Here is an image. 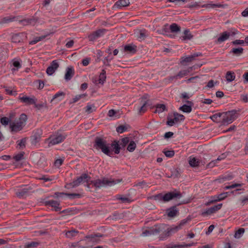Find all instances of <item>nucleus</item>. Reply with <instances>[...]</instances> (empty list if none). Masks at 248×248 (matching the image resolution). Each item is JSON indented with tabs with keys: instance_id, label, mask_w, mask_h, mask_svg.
Instances as JSON below:
<instances>
[{
	"instance_id": "obj_1",
	"label": "nucleus",
	"mask_w": 248,
	"mask_h": 248,
	"mask_svg": "<svg viewBox=\"0 0 248 248\" xmlns=\"http://www.w3.org/2000/svg\"><path fill=\"white\" fill-rule=\"evenodd\" d=\"M93 147L97 150H100L104 154L110 155V150L109 144L104 139L96 137L94 140Z\"/></svg>"
},
{
	"instance_id": "obj_2",
	"label": "nucleus",
	"mask_w": 248,
	"mask_h": 248,
	"mask_svg": "<svg viewBox=\"0 0 248 248\" xmlns=\"http://www.w3.org/2000/svg\"><path fill=\"white\" fill-rule=\"evenodd\" d=\"M121 181L122 180L120 179L114 180L112 179L103 178L102 179H98L94 181H92L91 183L95 187L97 188H101L108 186H111L120 183Z\"/></svg>"
},
{
	"instance_id": "obj_3",
	"label": "nucleus",
	"mask_w": 248,
	"mask_h": 248,
	"mask_svg": "<svg viewBox=\"0 0 248 248\" xmlns=\"http://www.w3.org/2000/svg\"><path fill=\"white\" fill-rule=\"evenodd\" d=\"M238 117L236 110H232L222 112V124H228L233 122Z\"/></svg>"
},
{
	"instance_id": "obj_4",
	"label": "nucleus",
	"mask_w": 248,
	"mask_h": 248,
	"mask_svg": "<svg viewBox=\"0 0 248 248\" xmlns=\"http://www.w3.org/2000/svg\"><path fill=\"white\" fill-rule=\"evenodd\" d=\"M152 228L154 234L162 233L160 236V239L161 240H163L170 236L167 235V232L170 229V228H169L167 225L161 224L154 226Z\"/></svg>"
},
{
	"instance_id": "obj_5",
	"label": "nucleus",
	"mask_w": 248,
	"mask_h": 248,
	"mask_svg": "<svg viewBox=\"0 0 248 248\" xmlns=\"http://www.w3.org/2000/svg\"><path fill=\"white\" fill-rule=\"evenodd\" d=\"M90 178V177L87 174L83 173L80 176L78 177L76 180L67 184L68 187H76L81 183L88 182Z\"/></svg>"
},
{
	"instance_id": "obj_6",
	"label": "nucleus",
	"mask_w": 248,
	"mask_h": 248,
	"mask_svg": "<svg viewBox=\"0 0 248 248\" xmlns=\"http://www.w3.org/2000/svg\"><path fill=\"white\" fill-rule=\"evenodd\" d=\"M173 116V118L170 117V115L167 117V124L170 126H172L175 124L183 121L185 119V116L177 112H174Z\"/></svg>"
},
{
	"instance_id": "obj_7",
	"label": "nucleus",
	"mask_w": 248,
	"mask_h": 248,
	"mask_svg": "<svg viewBox=\"0 0 248 248\" xmlns=\"http://www.w3.org/2000/svg\"><path fill=\"white\" fill-rule=\"evenodd\" d=\"M182 195L179 192H168L165 194L164 195H162V201L164 202H169L174 198H176L180 199Z\"/></svg>"
},
{
	"instance_id": "obj_8",
	"label": "nucleus",
	"mask_w": 248,
	"mask_h": 248,
	"mask_svg": "<svg viewBox=\"0 0 248 248\" xmlns=\"http://www.w3.org/2000/svg\"><path fill=\"white\" fill-rule=\"evenodd\" d=\"M106 31L107 30L106 29H101L93 32L88 36L89 41H94L98 38L102 36Z\"/></svg>"
},
{
	"instance_id": "obj_9",
	"label": "nucleus",
	"mask_w": 248,
	"mask_h": 248,
	"mask_svg": "<svg viewBox=\"0 0 248 248\" xmlns=\"http://www.w3.org/2000/svg\"><path fill=\"white\" fill-rule=\"evenodd\" d=\"M189 220H190V219L189 218L183 219L180 222L179 225L171 227L170 229L168 231V232H167V235L170 236L172 235V233L177 232L179 229L181 228L182 226L186 224Z\"/></svg>"
},
{
	"instance_id": "obj_10",
	"label": "nucleus",
	"mask_w": 248,
	"mask_h": 248,
	"mask_svg": "<svg viewBox=\"0 0 248 248\" xmlns=\"http://www.w3.org/2000/svg\"><path fill=\"white\" fill-rule=\"evenodd\" d=\"M202 54L201 52L195 53L193 54L186 57H182L180 63L184 65L185 63L190 62L195 59V58L199 56H202Z\"/></svg>"
},
{
	"instance_id": "obj_11",
	"label": "nucleus",
	"mask_w": 248,
	"mask_h": 248,
	"mask_svg": "<svg viewBox=\"0 0 248 248\" xmlns=\"http://www.w3.org/2000/svg\"><path fill=\"white\" fill-rule=\"evenodd\" d=\"M65 139V136L62 134H58L56 136L51 138L50 141L49 142L48 145H54L62 142Z\"/></svg>"
},
{
	"instance_id": "obj_12",
	"label": "nucleus",
	"mask_w": 248,
	"mask_h": 248,
	"mask_svg": "<svg viewBox=\"0 0 248 248\" xmlns=\"http://www.w3.org/2000/svg\"><path fill=\"white\" fill-rule=\"evenodd\" d=\"M59 64L56 60L53 61L46 70L48 75H52L59 67Z\"/></svg>"
},
{
	"instance_id": "obj_13",
	"label": "nucleus",
	"mask_w": 248,
	"mask_h": 248,
	"mask_svg": "<svg viewBox=\"0 0 248 248\" xmlns=\"http://www.w3.org/2000/svg\"><path fill=\"white\" fill-rule=\"evenodd\" d=\"M228 194V192H224L219 194L217 196H215L214 197H213V200L209 201L205 203V205L206 206H208L210 205L211 203H213L216 202L222 201L227 197Z\"/></svg>"
},
{
	"instance_id": "obj_14",
	"label": "nucleus",
	"mask_w": 248,
	"mask_h": 248,
	"mask_svg": "<svg viewBox=\"0 0 248 248\" xmlns=\"http://www.w3.org/2000/svg\"><path fill=\"white\" fill-rule=\"evenodd\" d=\"M186 104H184L182 106L180 107L179 108L180 110L182 111L183 112L190 113L192 111V107L194 104L192 101H185Z\"/></svg>"
},
{
	"instance_id": "obj_15",
	"label": "nucleus",
	"mask_w": 248,
	"mask_h": 248,
	"mask_svg": "<svg viewBox=\"0 0 248 248\" xmlns=\"http://www.w3.org/2000/svg\"><path fill=\"white\" fill-rule=\"evenodd\" d=\"M222 206V204L220 203L217 205H214L207 209L205 211L202 213V215H210L213 213H216L218 210H220Z\"/></svg>"
},
{
	"instance_id": "obj_16",
	"label": "nucleus",
	"mask_w": 248,
	"mask_h": 248,
	"mask_svg": "<svg viewBox=\"0 0 248 248\" xmlns=\"http://www.w3.org/2000/svg\"><path fill=\"white\" fill-rule=\"evenodd\" d=\"M103 236V235L100 233L92 234L85 236L86 239H89V242L91 243H98L99 241V238Z\"/></svg>"
},
{
	"instance_id": "obj_17",
	"label": "nucleus",
	"mask_w": 248,
	"mask_h": 248,
	"mask_svg": "<svg viewBox=\"0 0 248 248\" xmlns=\"http://www.w3.org/2000/svg\"><path fill=\"white\" fill-rule=\"evenodd\" d=\"M32 189L31 186H28V187L24 188L22 189L18 190L16 194L18 198H23L26 196L30 191Z\"/></svg>"
},
{
	"instance_id": "obj_18",
	"label": "nucleus",
	"mask_w": 248,
	"mask_h": 248,
	"mask_svg": "<svg viewBox=\"0 0 248 248\" xmlns=\"http://www.w3.org/2000/svg\"><path fill=\"white\" fill-rule=\"evenodd\" d=\"M18 99L21 102L25 103L27 105L35 104L36 101V99L34 97L31 98L26 96L19 97Z\"/></svg>"
},
{
	"instance_id": "obj_19",
	"label": "nucleus",
	"mask_w": 248,
	"mask_h": 248,
	"mask_svg": "<svg viewBox=\"0 0 248 248\" xmlns=\"http://www.w3.org/2000/svg\"><path fill=\"white\" fill-rule=\"evenodd\" d=\"M45 203L46 205H49L53 207L56 211H59L61 210V208L60 207V203L57 201L49 200L46 201Z\"/></svg>"
},
{
	"instance_id": "obj_20",
	"label": "nucleus",
	"mask_w": 248,
	"mask_h": 248,
	"mask_svg": "<svg viewBox=\"0 0 248 248\" xmlns=\"http://www.w3.org/2000/svg\"><path fill=\"white\" fill-rule=\"evenodd\" d=\"M24 125L22 123L17 122L16 123H13L10 124V127L11 131L13 132H17L21 130L23 127Z\"/></svg>"
},
{
	"instance_id": "obj_21",
	"label": "nucleus",
	"mask_w": 248,
	"mask_h": 248,
	"mask_svg": "<svg viewBox=\"0 0 248 248\" xmlns=\"http://www.w3.org/2000/svg\"><path fill=\"white\" fill-rule=\"evenodd\" d=\"M38 21V19L37 18L32 17L31 18H28L22 20H20V22L22 23V24L24 26H27L29 25H35L36 23Z\"/></svg>"
},
{
	"instance_id": "obj_22",
	"label": "nucleus",
	"mask_w": 248,
	"mask_h": 248,
	"mask_svg": "<svg viewBox=\"0 0 248 248\" xmlns=\"http://www.w3.org/2000/svg\"><path fill=\"white\" fill-rule=\"evenodd\" d=\"M74 75V70L71 66L68 67L66 69L64 78L66 81L70 80Z\"/></svg>"
},
{
	"instance_id": "obj_23",
	"label": "nucleus",
	"mask_w": 248,
	"mask_h": 248,
	"mask_svg": "<svg viewBox=\"0 0 248 248\" xmlns=\"http://www.w3.org/2000/svg\"><path fill=\"white\" fill-rule=\"evenodd\" d=\"M130 2L129 0H119L117 1L114 4L115 8H120L129 5Z\"/></svg>"
},
{
	"instance_id": "obj_24",
	"label": "nucleus",
	"mask_w": 248,
	"mask_h": 248,
	"mask_svg": "<svg viewBox=\"0 0 248 248\" xmlns=\"http://www.w3.org/2000/svg\"><path fill=\"white\" fill-rule=\"evenodd\" d=\"M178 212L175 206H172L167 210V214L168 217H175Z\"/></svg>"
},
{
	"instance_id": "obj_25",
	"label": "nucleus",
	"mask_w": 248,
	"mask_h": 248,
	"mask_svg": "<svg viewBox=\"0 0 248 248\" xmlns=\"http://www.w3.org/2000/svg\"><path fill=\"white\" fill-rule=\"evenodd\" d=\"M16 17L14 16H9L2 17L0 19V24H7L15 20Z\"/></svg>"
},
{
	"instance_id": "obj_26",
	"label": "nucleus",
	"mask_w": 248,
	"mask_h": 248,
	"mask_svg": "<svg viewBox=\"0 0 248 248\" xmlns=\"http://www.w3.org/2000/svg\"><path fill=\"white\" fill-rule=\"evenodd\" d=\"M193 67H190L186 70L180 71L176 75L178 78H181L188 75L193 70Z\"/></svg>"
},
{
	"instance_id": "obj_27",
	"label": "nucleus",
	"mask_w": 248,
	"mask_h": 248,
	"mask_svg": "<svg viewBox=\"0 0 248 248\" xmlns=\"http://www.w3.org/2000/svg\"><path fill=\"white\" fill-rule=\"evenodd\" d=\"M210 118L214 122L222 123V112L215 114L210 116Z\"/></svg>"
},
{
	"instance_id": "obj_28",
	"label": "nucleus",
	"mask_w": 248,
	"mask_h": 248,
	"mask_svg": "<svg viewBox=\"0 0 248 248\" xmlns=\"http://www.w3.org/2000/svg\"><path fill=\"white\" fill-rule=\"evenodd\" d=\"M230 35L231 34L230 32L224 31L221 34L220 36L217 38V42L218 43H222L227 40Z\"/></svg>"
},
{
	"instance_id": "obj_29",
	"label": "nucleus",
	"mask_w": 248,
	"mask_h": 248,
	"mask_svg": "<svg viewBox=\"0 0 248 248\" xmlns=\"http://www.w3.org/2000/svg\"><path fill=\"white\" fill-rule=\"evenodd\" d=\"M111 146L113 148L115 154H118L120 153L121 147H120V145H119V141H113L111 143Z\"/></svg>"
},
{
	"instance_id": "obj_30",
	"label": "nucleus",
	"mask_w": 248,
	"mask_h": 248,
	"mask_svg": "<svg viewBox=\"0 0 248 248\" xmlns=\"http://www.w3.org/2000/svg\"><path fill=\"white\" fill-rule=\"evenodd\" d=\"M124 50L129 53H135L136 52V46L132 45H126L124 47Z\"/></svg>"
},
{
	"instance_id": "obj_31",
	"label": "nucleus",
	"mask_w": 248,
	"mask_h": 248,
	"mask_svg": "<svg viewBox=\"0 0 248 248\" xmlns=\"http://www.w3.org/2000/svg\"><path fill=\"white\" fill-rule=\"evenodd\" d=\"M183 40H191L193 38V35L189 30H185L184 31V35L182 37Z\"/></svg>"
},
{
	"instance_id": "obj_32",
	"label": "nucleus",
	"mask_w": 248,
	"mask_h": 248,
	"mask_svg": "<svg viewBox=\"0 0 248 248\" xmlns=\"http://www.w3.org/2000/svg\"><path fill=\"white\" fill-rule=\"evenodd\" d=\"M59 194L61 195H66L68 196L71 199H74L76 198H79L80 197V195L79 194H76V193H58L56 192L55 193V195H56L57 197L58 196Z\"/></svg>"
},
{
	"instance_id": "obj_33",
	"label": "nucleus",
	"mask_w": 248,
	"mask_h": 248,
	"mask_svg": "<svg viewBox=\"0 0 248 248\" xmlns=\"http://www.w3.org/2000/svg\"><path fill=\"white\" fill-rule=\"evenodd\" d=\"M225 78L228 82H231L234 80L235 76L233 72L228 71L226 73Z\"/></svg>"
},
{
	"instance_id": "obj_34",
	"label": "nucleus",
	"mask_w": 248,
	"mask_h": 248,
	"mask_svg": "<svg viewBox=\"0 0 248 248\" xmlns=\"http://www.w3.org/2000/svg\"><path fill=\"white\" fill-rule=\"evenodd\" d=\"M192 244H184V245H176L170 244L167 246L166 248H186V247H190Z\"/></svg>"
},
{
	"instance_id": "obj_35",
	"label": "nucleus",
	"mask_w": 248,
	"mask_h": 248,
	"mask_svg": "<svg viewBox=\"0 0 248 248\" xmlns=\"http://www.w3.org/2000/svg\"><path fill=\"white\" fill-rule=\"evenodd\" d=\"M78 233V232L76 230H72L67 231L65 233L66 236L69 238H72L76 236Z\"/></svg>"
},
{
	"instance_id": "obj_36",
	"label": "nucleus",
	"mask_w": 248,
	"mask_h": 248,
	"mask_svg": "<svg viewBox=\"0 0 248 248\" xmlns=\"http://www.w3.org/2000/svg\"><path fill=\"white\" fill-rule=\"evenodd\" d=\"M189 164L191 167H197L199 165V161L195 157H190L189 159Z\"/></svg>"
},
{
	"instance_id": "obj_37",
	"label": "nucleus",
	"mask_w": 248,
	"mask_h": 248,
	"mask_svg": "<svg viewBox=\"0 0 248 248\" xmlns=\"http://www.w3.org/2000/svg\"><path fill=\"white\" fill-rule=\"evenodd\" d=\"M106 79V71L104 69L102 70L99 77V83L101 84H103Z\"/></svg>"
},
{
	"instance_id": "obj_38",
	"label": "nucleus",
	"mask_w": 248,
	"mask_h": 248,
	"mask_svg": "<svg viewBox=\"0 0 248 248\" xmlns=\"http://www.w3.org/2000/svg\"><path fill=\"white\" fill-rule=\"evenodd\" d=\"M244 49L242 47L233 48L231 52L236 56H240L243 53Z\"/></svg>"
},
{
	"instance_id": "obj_39",
	"label": "nucleus",
	"mask_w": 248,
	"mask_h": 248,
	"mask_svg": "<svg viewBox=\"0 0 248 248\" xmlns=\"http://www.w3.org/2000/svg\"><path fill=\"white\" fill-rule=\"evenodd\" d=\"M129 142V138L128 137H125L122 139L121 141H119V145L121 148H124Z\"/></svg>"
},
{
	"instance_id": "obj_40",
	"label": "nucleus",
	"mask_w": 248,
	"mask_h": 248,
	"mask_svg": "<svg viewBox=\"0 0 248 248\" xmlns=\"http://www.w3.org/2000/svg\"><path fill=\"white\" fill-rule=\"evenodd\" d=\"M170 29L172 32H177L180 31V27L176 23L171 24Z\"/></svg>"
},
{
	"instance_id": "obj_41",
	"label": "nucleus",
	"mask_w": 248,
	"mask_h": 248,
	"mask_svg": "<svg viewBox=\"0 0 248 248\" xmlns=\"http://www.w3.org/2000/svg\"><path fill=\"white\" fill-rule=\"evenodd\" d=\"M136 147V144L134 141H129V143L127 147V150L130 152H133Z\"/></svg>"
},
{
	"instance_id": "obj_42",
	"label": "nucleus",
	"mask_w": 248,
	"mask_h": 248,
	"mask_svg": "<svg viewBox=\"0 0 248 248\" xmlns=\"http://www.w3.org/2000/svg\"><path fill=\"white\" fill-rule=\"evenodd\" d=\"M151 235H154L152 227L145 230L142 233V235L143 236H149Z\"/></svg>"
},
{
	"instance_id": "obj_43",
	"label": "nucleus",
	"mask_w": 248,
	"mask_h": 248,
	"mask_svg": "<svg viewBox=\"0 0 248 248\" xmlns=\"http://www.w3.org/2000/svg\"><path fill=\"white\" fill-rule=\"evenodd\" d=\"M12 62L13 65L16 68V69L15 68H12V71L17 70L19 68H20L21 67L20 62L16 60L15 59L13 60Z\"/></svg>"
},
{
	"instance_id": "obj_44",
	"label": "nucleus",
	"mask_w": 248,
	"mask_h": 248,
	"mask_svg": "<svg viewBox=\"0 0 248 248\" xmlns=\"http://www.w3.org/2000/svg\"><path fill=\"white\" fill-rule=\"evenodd\" d=\"M245 232V229L243 228H239L235 233L234 237L237 239L240 238Z\"/></svg>"
},
{
	"instance_id": "obj_45",
	"label": "nucleus",
	"mask_w": 248,
	"mask_h": 248,
	"mask_svg": "<svg viewBox=\"0 0 248 248\" xmlns=\"http://www.w3.org/2000/svg\"><path fill=\"white\" fill-rule=\"evenodd\" d=\"M166 106L164 104H158L156 106V110L155 112H162L166 109Z\"/></svg>"
},
{
	"instance_id": "obj_46",
	"label": "nucleus",
	"mask_w": 248,
	"mask_h": 248,
	"mask_svg": "<svg viewBox=\"0 0 248 248\" xmlns=\"http://www.w3.org/2000/svg\"><path fill=\"white\" fill-rule=\"evenodd\" d=\"M95 110V107L94 105H88L86 107V109L85 111L90 114Z\"/></svg>"
},
{
	"instance_id": "obj_47",
	"label": "nucleus",
	"mask_w": 248,
	"mask_h": 248,
	"mask_svg": "<svg viewBox=\"0 0 248 248\" xmlns=\"http://www.w3.org/2000/svg\"><path fill=\"white\" fill-rule=\"evenodd\" d=\"M45 37H46L45 35H42V36H41L39 37H36L32 41H31L30 42V44H31V45L35 44L37 43V42H38L39 41L42 40Z\"/></svg>"
},
{
	"instance_id": "obj_48",
	"label": "nucleus",
	"mask_w": 248,
	"mask_h": 248,
	"mask_svg": "<svg viewBox=\"0 0 248 248\" xmlns=\"http://www.w3.org/2000/svg\"><path fill=\"white\" fill-rule=\"evenodd\" d=\"M39 243L36 242H31V243L26 244L24 247L25 248H35L38 246Z\"/></svg>"
},
{
	"instance_id": "obj_49",
	"label": "nucleus",
	"mask_w": 248,
	"mask_h": 248,
	"mask_svg": "<svg viewBox=\"0 0 248 248\" xmlns=\"http://www.w3.org/2000/svg\"><path fill=\"white\" fill-rule=\"evenodd\" d=\"M148 186V185L144 181H142L138 182V183H136V184H134V186H135V187L139 186L141 188H143L144 187H147Z\"/></svg>"
},
{
	"instance_id": "obj_50",
	"label": "nucleus",
	"mask_w": 248,
	"mask_h": 248,
	"mask_svg": "<svg viewBox=\"0 0 248 248\" xmlns=\"http://www.w3.org/2000/svg\"><path fill=\"white\" fill-rule=\"evenodd\" d=\"M147 105V102L144 101V103L142 104L141 107L140 108L139 112L140 114H142L144 113L146 111V106Z\"/></svg>"
},
{
	"instance_id": "obj_51",
	"label": "nucleus",
	"mask_w": 248,
	"mask_h": 248,
	"mask_svg": "<svg viewBox=\"0 0 248 248\" xmlns=\"http://www.w3.org/2000/svg\"><path fill=\"white\" fill-rule=\"evenodd\" d=\"M0 122L2 125H7L10 122V119L8 117H4L0 119Z\"/></svg>"
},
{
	"instance_id": "obj_52",
	"label": "nucleus",
	"mask_w": 248,
	"mask_h": 248,
	"mask_svg": "<svg viewBox=\"0 0 248 248\" xmlns=\"http://www.w3.org/2000/svg\"><path fill=\"white\" fill-rule=\"evenodd\" d=\"M24 155V153L21 152V153L16 155L14 156V159L16 161H19L23 158Z\"/></svg>"
},
{
	"instance_id": "obj_53",
	"label": "nucleus",
	"mask_w": 248,
	"mask_h": 248,
	"mask_svg": "<svg viewBox=\"0 0 248 248\" xmlns=\"http://www.w3.org/2000/svg\"><path fill=\"white\" fill-rule=\"evenodd\" d=\"M27 115L25 114H22L19 117L18 122H19L20 123H22V124L24 125V124L26 122V121H27Z\"/></svg>"
},
{
	"instance_id": "obj_54",
	"label": "nucleus",
	"mask_w": 248,
	"mask_h": 248,
	"mask_svg": "<svg viewBox=\"0 0 248 248\" xmlns=\"http://www.w3.org/2000/svg\"><path fill=\"white\" fill-rule=\"evenodd\" d=\"M126 130V127L123 125H120L119 126H118L116 128V131L118 133H122Z\"/></svg>"
},
{
	"instance_id": "obj_55",
	"label": "nucleus",
	"mask_w": 248,
	"mask_h": 248,
	"mask_svg": "<svg viewBox=\"0 0 248 248\" xmlns=\"http://www.w3.org/2000/svg\"><path fill=\"white\" fill-rule=\"evenodd\" d=\"M117 199L121 200L122 202L125 203V202H131L130 200L126 197H121L120 195H118L117 197Z\"/></svg>"
},
{
	"instance_id": "obj_56",
	"label": "nucleus",
	"mask_w": 248,
	"mask_h": 248,
	"mask_svg": "<svg viewBox=\"0 0 248 248\" xmlns=\"http://www.w3.org/2000/svg\"><path fill=\"white\" fill-rule=\"evenodd\" d=\"M146 37V32L145 31H140V34L138 36V39L140 40H143Z\"/></svg>"
},
{
	"instance_id": "obj_57",
	"label": "nucleus",
	"mask_w": 248,
	"mask_h": 248,
	"mask_svg": "<svg viewBox=\"0 0 248 248\" xmlns=\"http://www.w3.org/2000/svg\"><path fill=\"white\" fill-rule=\"evenodd\" d=\"M226 157V155L224 154H222L220 156H219L216 160L213 161L212 162L209 163L208 165H212V164L214 165L217 161L221 160L224 159Z\"/></svg>"
},
{
	"instance_id": "obj_58",
	"label": "nucleus",
	"mask_w": 248,
	"mask_h": 248,
	"mask_svg": "<svg viewBox=\"0 0 248 248\" xmlns=\"http://www.w3.org/2000/svg\"><path fill=\"white\" fill-rule=\"evenodd\" d=\"M163 153L166 156L169 157H171L174 155V151L173 150H169L164 151Z\"/></svg>"
},
{
	"instance_id": "obj_59",
	"label": "nucleus",
	"mask_w": 248,
	"mask_h": 248,
	"mask_svg": "<svg viewBox=\"0 0 248 248\" xmlns=\"http://www.w3.org/2000/svg\"><path fill=\"white\" fill-rule=\"evenodd\" d=\"M242 186V185L240 184H232L230 186H225L224 187V189L227 190V189H231V188H234L237 186Z\"/></svg>"
},
{
	"instance_id": "obj_60",
	"label": "nucleus",
	"mask_w": 248,
	"mask_h": 248,
	"mask_svg": "<svg viewBox=\"0 0 248 248\" xmlns=\"http://www.w3.org/2000/svg\"><path fill=\"white\" fill-rule=\"evenodd\" d=\"M65 95V93L63 92H59L57 93H56L53 97L51 101H52L53 100H54L56 98H57L58 97L60 96H62L63 97Z\"/></svg>"
},
{
	"instance_id": "obj_61",
	"label": "nucleus",
	"mask_w": 248,
	"mask_h": 248,
	"mask_svg": "<svg viewBox=\"0 0 248 248\" xmlns=\"http://www.w3.org/2000/svg\"><path fill=\"white\" fill-rule=\"evenodd\" d=\"M174 79H178L177 75L169 77L168 78H165V80L167 83H170Z\"/></svg>"
},
{
	"instance_id": "obj_62",
	"label": "nucleus",
	"mask_w": 248,
	"mask_h": 248,
	"mask_svg": "<svg viewBox=\"0 0 248 248\" xmlns=\"http://www.w3.org/2000/svg\"><path fill=\"white\" fill-rule=\"evenodd\" d=\"M63 162V160L62 159H57L55 160L54 165L55 166L59 167L62 164Z\"/></svg>"
},
{
	"instance_id": "obj_63",
	"label": "nucleus",
	"mask_w": 248,
	"mask_h": 248,
	"mask_svg": "<svg viewBox=\"0 0 248 248\" xmlns=\"http://www.w3.org/2000/svg\"><path fill=\"white\" fill-rule=\"evenodd\" d=\"M18 145L20 147L23 148L25 147L26 140L25 139H22L18 141Z\"/></svg>"
},
{
	"instance_id": "obj_64",
	"label": "nucleus",
	"mask_w": 248,
	"mask_h": 248,
	"mask_svg": "<svg viewBox=\"0 0 248 248\" xmlns=\"http://www.w3.org/2000/svg\"><path fill=\"white\" fill-rule=\"evenodd\" d=\"M244 43V40H236L232 42L233 45H242Z\"/></svg>"
}]
</instances>
